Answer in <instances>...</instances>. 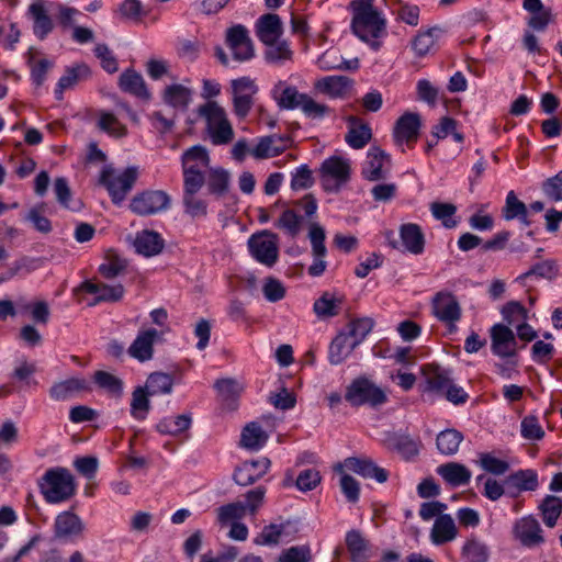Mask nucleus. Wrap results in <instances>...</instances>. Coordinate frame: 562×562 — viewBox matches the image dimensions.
Returning <instances> with one entry per match:
<instances>
[{"label": "nucleus", "instance_id": "f257e3e1", "mask_svg": "<svg viewBox=\"0 0 562 562\" xmlns=\"http://www.w3.org/2000/svg\"><path fill=\"white\" fill-rule=\"evenodd\" d=\"M353 18L351 27L353 33L374 50L381 46L379 38L386 34V21L373 7L372 0H356L352 2Z\"/></svg>", "mask_w": 562, "mask_h": 562}, {"label": "nucleus", "instance_id": "f03ea898", "mask_svg": "<svg viewBox=\"0 0 562 562\" xmlns=\"http://www.w3.org/2000/svg\"><path fill=\"white\" fill-rule=\"evenodd\" d=\"M38 487L49 504L66 502L76 493L72 474L68 469L60 467L48 469L38 481Z\"/></svg>", "mask_w": 562, "mask_h": 562}, {"label": "nucleus", "instance_id": "7ed1b4c3", "mask_svg": "<svg viewBox=\"0 0 562 562\" xmlns=\"http://www.w3.org/2000/svg\"><path fill=\"white\" fill-rule=\"evenodd\" d=\"M206 122V130L214 145L228 144L234 138V131L225 110L215 101H209L198 110Z\"/></svg>", "mask_w": 562, "mask_h": 562}, {"label": "nucleus", "instance_id": "20e7f679", "mask_svg": "<svg viewBox=\"0 0 562 562\" xmlns=\"http://www.w3.org/2000/svg\"><path fill=\"white\" fill-rule=\"evenodd\" d=\"M345 400L353 407H378L387 402L385 391L366 376H359L347 386Z\"/></svg>", "mask_w": 562, "mask_h": 562}, {"label": "nucleus", "instance_id": "39448f33", "mask_svg": "<svg viewBox=\"0 0 562 562\" xmlns=\"http://www.w3.org/2000/svg\"><path fill=\"white\" fill-rule=\"evenodd\" d=\"M137 173L136 167H127L122 171L106 167L100 175V183L106 188L112 202L119 205L133 189L137 180Z\"/></svg>", "mask_w": 562, "mask_h": 562}, {"label": "nucleus", "instance_id": "423d86ee", "mask_svg": "<svg viewBox=\"0 0 562 562\" xmlns=\"http://www.w3.org/2000/svg\"><path fill=\"white\" fill-rule=\"evenodd\" d=\"M210 155L204 146L195 145L187 149L181 157L183 184H204L210 168Z\"/></svg>", "mask_w": 562, "mask_h": 562}, {"label": "nucleus", "instance_id": "0eeeda50", "mask_svg": "<svg viewBox=\"0 0 562 562\" xmlns=\"http://www.w3.org/2000/svg\"><path fill=\"white\" fill-rule=\"evenodd\" d=\"M349 159L331 156L325 159L319 168L323 188L328 192H338L350 179Z\"/></svg>", "mask_w": 562, "mask_h": 562}, {"label": "nucleus", "instance_id": "6e6552de", "mask_svg": "<svg viewBox=\"0 0 562 562\" xmlns=\"http://www.w3.org/2000/svg\"><path fill=\"white\" fill-rule=\"evenodd\" d=\"M170 195L162 190H145L134 195L130 209L139 216H150L167 211L170 207Z\"/></svg>", "mask_w": 562, "mask_h": 562}, {"label": "nucleus", "instance_id": "1a4fd4ad", "mask_svg": "<svg viewBox=\"0 0 562 562\" xmlns=\"http://www.w3.org/2000/svg\"><path fill=\"white\" fill-rule=\"evenodd\" d=\"M398 241L393 231L385 232V239L393 249L405 250L413 255H420L425 248V236L419 225L414 223L403 224L400 227Z\"/></svg>", "mask_w": 562, "mask_h": 562}, {"label": "nucleus", "instance_id": "9d476101", "mask_svg": "<svg viewBox=\"0 0 562 562\" xmlns=\"http://www.w3.org/2000/svg\"><path fill=\"white\" fill-rule=\"evenodd\" d=\"M248 248L251 256L267 267H272L278 260V236L270 231L251 235L248 239Z\"/></svg>", "mask_w": 562, "mask_h": 562}, {"label": "nucleus", "instance_id": "9b49d317", "mask_svg": "<svg viewBox=\"0 0 562 562\" xmlns=\"http://www.w3.org/2000/svg\"><path fill=\"white\" fill-rule=\"evenodd\" d=\"M258 90L255 79L250 77H239L231 81L233 109L239 119H245L249 114Z\"/></svg>", "mask_w": 562, "mask_h": 562}, {"label": "nucleus", "instance_id": "f8f14e48", "mask_svg": "<svg viewBox=\"0 0 562 562\" xmlns=\"http://www.w3.org/2000/svg\"><path fill=\"white\" fill-rule=\"evenodd\" d=\"M348 470L361 475L364 479H374L379 483L387 481L389 473L385 469L378 467L369 458L349 457L344 462L335 465V472H342Z\"/></svg>", "mask_w": 562, "mask_h": 562}, {"label": "nucleus", "instance_id": "ddd939ff", "mask_svg": "<svg viewBox=\"0 0 562 562\" xmlns=\"http://www.w3.org/2000/svg\"><path fill=\"white\" fill-rule=\"evenodd\" d=\"M226 44L232 50L233 57L238 61H246L255 56V49L248 30L237 24L226 32Z\"/></svg>", "mask_w": 562, "mask_h": 562}, {"label": "nucleus", "instance_id": "4468645a", "mask_svg": "<svg viewBox=\"0 0 562 562\" xmlns=\"http://www.w3.org/2000/svg\"><path fill=\"white\" fill-rule=\"evenodd\" d=\"M422 126L420 115L415 112H405L401 115L393 127V139L396 145L412 146L417 142Z\"/></svg>", "mask_w": 562, "mask_h": 562}, {"label": "nucleus", "instance_id": "2eb2a0df", "mask_svg": "<svg viewBox=\"0 0 562 562\" xmlns=\"http://www.w3.org/2000/svg\"><path fill=\"white\" fill-rule=\"evenodd\" d=\"M513 536L515 540L527 548L537 547L544 542L541 526L532 516L517 519L513 526Z\"/></svg>", "mask_w": 562, "mask_h": 562}, {"label": "nucleus", "instance_id": "dca6fc26", "mask_svg": "<svg viewBox=\"0 0 562 562\" xmlns=\"http://www.w3.org/2000/svg\"><path fill=\"white\" fill-rule=\"evenodd\" d=\"M86 526L81 518L70 510L57 515L54 522V532L57 539L76 541L83 537Z\"/></svg>", "mask_w": 562, "mask_h": 562}, {"label": "nucleus", "instance_id": "f3484780", "mask_svg": "<svg viewBox=\"0 0 562 562\" xmlns=\"http://www.w3.org/2000/svg\"><path fill=\"white\" fill-rule=\"evenodd\" d=\"M390 166V156L379 147H371L362 167V176L369 181L384 179Z\"/></svg>", "mask_w": 562, "mask_h": 562}, {"label": "nucleus", "instance_id": "a211bd4d", "mask_svg": "<svg viewBox=\"0 0 562 562\" xmlns=\"http://www.w3.org/2000/svg\"><path fill=\"white\" fill-rule=\"evenodd\" d=\"M492 351L501 358H509L516 353V337L506 325L496 324L491 328Z\"/></svg>", "mask_w": 562, "mask_h": 562}, {"label": "nucleus", "instance_id": "6ab92c4d", "mask_svg": "<svg viewBox=\"0 0 562 562\" xmlns=\"http://www.w3.org/2000/svg\"><path fill=\"white\" fill-rule=\"evenodd\" d=\"M435 316L445 323H456L461 317V307L456 296L450 292H438L432 299Z\"/></svg>", "mask_w": 562, "mask_h": 562}, {"label": "nucleus", "instance_id": "aec40b11", "mask_svg": "<svg viewBox=\"0 0 562 562\" xmlns=\"http://www.w3.org/2000/svg\"><path fill=\"white\" fill-rule=\"evenodd\" d=\"M270 94L281 110H295L299 109L306 93L300 92L296 87L285 80H278Z\"/></svg>", "mask_w": 562, "mask_h": 562}, {"label": "nucleus", "instance_id": "412c9836", "mask_svg": "<svg viewBox=\"0 0 562 562\" xmlns=\"http://www.w3.org/2000/svg\"><path fill=\"white\" fill-rule=\"evenodd\" d=\"M290 145V138L288 136L269 135L260 137L254 148L250 150V155L255 159H268L282 154Z\"/></svg>", "mask_w": 562, "mask_h": 562}, {"label": "nucleus", "instance_id": "4be33fe9", "mask_svg": "<svg viewBox=\"0 0 562 562\" xmlns=\"http://www.w3.org/2000/svg\"><path fill=\"white\" fill-rule=\"evenodd\" d=\"M158 338V331L154 328L140 330L127 349V353L138 360L146 362L154 356V344Z\"/></svg>", "mask_w": 562, "mask_h": 562}, {"label": "nucleus", "instance_id": "5701e85b", "mask_svg": "<svg viewBox=\"0 0 562 562\" xmlns=\"http://www.w3.org/2000/svg\"><path fill=\"white\" fill-rule=\"evenodd\" d=\"M269 467L270 460L267 458L245 461L235 470L234 480L238 485H250L262 477L267 473Z\"/></svg>", "mask_w": 562, "mask_h": 562}, {"label": "nucleus", "instance_id": "b1692460", "mask_svg": "<svg viewBox=\"0 0 562 562\" xmlns=\"http://www.w3.org/2000/svg\"><path fill=\"white\" fill-rule=\"evenodd\" d=\"M133 245L137 254L153 257L162 251L165 239L155 231L143 229L136 234Z\"/></svg>", "mask_w": 562, "mask_h": 562}, {"label": "nucleus", "instance_id": "393cba45", "mask_svg": "<svg viewBox=\"0 0 562 562\" xmlns=\"http://www.w3.org/2000/svg\"><path fill=\"white\" fill-rule=\"evenodd\" d=\"M193 90L182 83H172L167 86L161 93L165 104L176 111L184 112L192 101Z\"/></svg>", "mask_w": 562, "mask_h": 562}, {"label": "nucleus", "instance_id": "a878e982", "mask_svg": "<svg viewBox=\"0 0 562 562\" xmlns=\"http://www.w3.org/2000/svg\"><path fill=\"white\" fill-rule=\"evenodd\" d=\"M80 288L87 293L95 294V299L90 303L91 306L101 302H119L124 295V288L122 284L109 285L105 283L85 281Z\"/></svg>", "mask_w": 562, "mask_h": 562}, {"label": "nucleus", "instance_id": "bb28decb", "mask_svg": "<svg viewBox=\"0 0 562 562\" xmlns=\"http://www.w3.org/2000/svg\"><path fill=\"white\" fill-rule=\"evenodd\" d=\"M257 36L263 44H270L280 40L283 34V25L280 16L273 13L261 15L256 24Z\"/></svg>", "mask_w": 562, "mask_h": 562}, {"label": "nucleus", "instance_id": "cd10ccee", "mask_svg": "<svg viewBox=\"0 0 562 562\" xmlns=\"http://www.w3.org/2000/svg\"><path fill=\"white\" fill-rule=\"evenodd\" d=\"M204 184H183L182 204L184 213L192 218L204 217L207 214L206 202L198 195Z\"/></svg>", "mask_w": 562, "mask_h": 562}, {"label": "nucleus", "instance_id": "c85d7f7f", "mask_svg": "<svg viewBox=\"0 0 562 562\" xmlns=\"http://www.w3.org/2000/svg\"><path fill=\"white\" fill-rule=\"evenodd\" d=\"M504 484L513 495L524 491H535L539 485L538 474L530 469L519 470L508 475Z\"/></svg>", "mask_w": 562, "mask_h": 562}, {"label": "nucleus", "instance_id": "c756f323", "mask_svg": "<svg viewBox=\"0 0 562 562\" xmlns=\"http://www.w3.org/2000/svg\"><path fill=\"white\" fill-rule=\"evenodd\" d=\"M457 535L458 529L456 522L448 514L437 517L430 530L431 542L436 546L454 540Z\"/></svg>", "mask_w": 562, "mask_h": 562}, {"label": "nucleus", "instance_id": "7c9ffc66", "mask_svg": "<svg viewBox=\"0 0 562 562\" xmlns=\"http://www.w3.org/2000/svg\"><path fill=\"white\" fill-rule=\"evenodd\" d=\"M345 541L352 562H369L370 544L359 530H349Z\"/></svg>", "mask_w": 562, "mask_h": 562}, {"label": "nucleus", "instance_id": "2f4dec72", "mask_svg": "<svg viewBox=\"0 0 562 562\" xmlns=\"http://www.w3.org/2000/svg\"><path fill=\"white\" fill-rule=\"evenodd\" d=\"M347 122L349 124V131L345 137L347 144L355 149L363 148L372 137L369 124L357 116H349Z\"/></svg>", "mask_w": 562, "mask_h": 562}, {"label": "nucleus", "instance_id": "473e14b6", "mask_svg": "<svg viewBox=\"0 0 562 562\" xmlns=\"http://www.w3.org/2000/svg\"><path fill=\"white\" fill-rule=\"evenodd\" d=\"M90 390L89 382L82 378H70L55 383L50 390V397L56 401H65L72 397L76 393Z\"/></svg>", "mask_w": 562, "mask_h": 562}, {"label": "nucleus", "instance_id": "72a5a7b5", "mask_svg": "<svg viewBox=\"0 0 562 562\" xmlns=\"http://www.w3.org/2000/svg\"><path fill=\"white\" fill-rule=\"evenodd\" d=\"M357 347L344 331H340L329 345V362L334 366L342 363Z\"/></svg>", "mask_w": 562, "mask_h": 562}, {"label": "nucleus", "instance_id": "f704fd0d", "mask_svg": "<svg viewBox=\"0 0 562 562\" xmlns=\"http://www.w3.org/2000/svg\"><path fill=\"white\" fill-rule=\"evenodd\" d=\"M437 473L450 485H467L471 480V471L463 464L448 462L437 468Z\"/></svg>", "mask_w": 562, "mask_h": 562}, {"label": "nucleus", "instance_id": "c9c22d12", "mask_svg": "<svg viewBox=\"0 0 562 562\" xmlns=\"http://www.w3.org/2000/svg\"><path fill=\"white\" fill-rule=\"evenodd\" d=\"M90 76V69L87 65L80 64L66 69L55 89L57 100L63 99L64 91L77 85L80 80L87 79Z\"/></svg>", "mask_w": 562, "mask_h": 562}, {"label": "nucleus", "instance_id": "e433bc0d", "mask_svg": "<svg viewBox=\"0 0 562 562\" xmlns=\"http://www.w3.org/2000/svg\"><path fill=\"white\" fill-rule=\"evenodd\" d=\"M314 88L330 98H340L350 88V80L345 76H327L318 79Z\"/></svg>", "mask_w": 562, "mask_h": 562}, {"label": "nucleus", "instance_id": "4c0bfd02", "mask_svg": "<svg viewBox=\"0 0 562 562\" xmlns=\"http://www.w3.org/2000/svg\"><path fill=\"white\" fill-rule=\"evenodd\" d=\"M423 373L427 384L425 391L443 394L451 382L449 372L438 366H426L423 368Z\"/></svg>", "mask_w": 562, "mask_h": 562}, {"label": "nucleus", "instance_id": "58836bf2", "mask_svg": "<svg viewBox=\"0 0 562 562\" xmlns=\"http://www.w3.org/2000/svg\"><path fill=\"white\" fill-rule=\"evenodd\" d=\"M29 12L34 22L33 30L35 35L43 40L53 30V22L46 12L43 1L33 2L29 7Z\"/></svg>", "mask_w": 562, "mask_h": 562}, {"label": "nucleus", "instance_id": "ea45409f", "mask_svg": "<svg viewBox=\"0 0 562 562\" xmlns=\"http://www.w3.org/2000/svg\"><path fill=\"white\" fill-rule=\"evenodd\" d=\"M267 440V432L256 422L247 424L241 431L240 445L248 450H259Z\"/></svg>", "mask_w": 562, "mask_h": 562}, {"label": "nucleus", "instance_id": "a19ab883", "mask_svg": "<svg viewBox=\"0 0 562 562\" xmlns=\"http://www.w3.org/2000/svg\"><path fill=\"white\" fill-rule=\"evenodd\" d=\"M119 85L120 88L125 92L134 94L138 98H149V93L146 89L143 77L134 70H125L120 76Z\"/></svg>", "mask_w": 562, "mask_h": 562}, {"label": "nucleus", "instance_id": "79ce46f5", "mask_svg": "<svg viewBox=\"0 0 562 562\" xmlns=\"http://www.w3.org/2000/svg\"><path fill=\"white\" fill-rule=\"evenodd\" d=\"M304 216L297 214L293 209H285L274 226L291 238H295L302 231Z\"/></svg>", "mask_w": 562, "mask_h": 562}, {"label": "nucleus", "instance_id": "37998d69", "mask_svg": "<svg viewBox=\"0 0 562 562\" xmlns=\"http://www.w3.org/2000/svg\"><path fill=\"white\" fill-rule=\"evenodd\" d=\"M229 172L223 168H211L205 175V182L211 194L220 198L229 189Z\"/></svg>", "mask_w": 562, "mask_h": 562}, {"label": "nucleus", "instance_id": "c03bdc74", "mask_svg": "<svg viewBox=\"0 0 562 562\" xmlns=\"http://www.w3.org/2000/svg\"><path fill=\"white\" fill-rule=\"evenodd\" d=\"M265 59L268 64L282 66L286 61L292 60L293 52L286 41L277 40L273 43L265 44Z\"/></svg>", "mask_w": 562, "mask_h": 562}, {"label": "nucleus", "instance_id": "a18cd8bd", "mask_svg": "<svg viewBox=\"0 0 562 562\" xmlns=\"http://www.w3.org/2000/svg\"><path fill=\"white\" fill-rule=\"evenodd\" d=\"M503 216L506 221L518 218L526 226L530 224L528 221V209L526 204L516 196L514 191L507 193L505 206L503 207Z\"/></svg>", "mask_w": 562, "mask_h": 562}, {"label": "nucleus", "instance_id": "49530a36", "mask_svg": "<svg viewBox=\"0 0 562 562\" xmlns=\"http://www.w3.org/2000/svg\"><path fill=\"white\" fill-rule=\"evenodd\" d=\"M317 65L322 70H335V69H357L359 64L358 60H345L338 50L328 49L317 59Z\"/></svg>", "mask_w": 562, "mask_h": 562}, {"label": "nucleus", "instance_id": "de8ad7c7", "mask_svg": "<svg viewBox=\"0 0 562 562\" xmlns=\"http://www.w3.org/2000/svg\"><path fill=\"white\" fill-rule=\"evenodd\" d=\"M463 435L453 428L442 430L438 434L436 445L441 454L453 456L458 452Z\"/></svg>", "mask_w": 562, "mask_h": 562}, {"label": "nucleus", "instance_id": "09e8293b", "mask_svg": "<svg viewBox=\"0 0 562 562\" xmlns=\"http://www.w3.org/2000/svg\"><path fill=\"white\" fill-rule=\"evenodd\" d=\"M144 387L151 396L170 394L173 389V378L164 372H153L148 375Z\"/></svg>", "mask_w": 562, "mask_h": 562}, {"label": "nucleus", "instance_id": "8fccbe9b", "mask_svg": "<svg viewBox=\"0 0 562 562\" xmlns=\"http://www.w3.org/2000/svg\"><path fill=\"white\" fill-rule=\"evenodd\" d=\"M38 53L33 48L27 52V65L31 69L32 81L37 86H42L46 79L48 70L53 67V63L47 58L36 59Z\"/></svg>", "mask_w": 562, "mask_h": 562}, {"label": "nucleus", "instance_id": "3c124183", "mask_svg": "<svg viewBox=\"0 0 562 562\" xmlns=\"http://www.w3.org/2000/svg\"><path fill=\"white\" fill-rule=\"evenodd\" d=\"M149 392L144 386H137L132 393L131 415L137 420H144L150 411Z\"/></svg>", "mask_w": 562, "mask_h": 562}, {"label": "nucleus", "instance_id": "603ef678", "mask_svg": "<svg viewBox=\"0 0 562 562\" xmlns=\"http://www.w3.org/2000/svg\"><path fill=\"white\" fill-rule=\"evenodd\" d=\"M192 423L191 416L188 414L167 417L161 419L156 428L160 434L177 436L190 428Z\"/></svg>", "mask_w": 562, "mask_h": 562}, {"label": "nucleus", "instance_id": "864d4df0", "mask_svg": "<svg viewBox=\"0 0 562 562\" xmlns=\"http://www.w3.org/2000/svg\"><path fill=\"white\" fill-rule=\"evenodd\" d=\"M341 301L334 294L325 292L314 303V313L321 318L336 316L339 313Z\"/></svg>", "mask_w": 562, "mask_h": 562}, {"label": "nucleus", "instance_id": "5fc2aeb1", "mask_svg": "<svg viewBox=\"0 0 562 562\" xmlns=\"http://www.w3.org/2000/svg\"><path fill=\"white\" fill-rule=\"evenodd\" d=\"M539 509L542 514L544 524L552 528L562 513V501L558 496L548 495L542 501Z\"/></svg>", "mask_w": 562, "mask_h": 562}, {"label": "nucleus", "instance_id": "6e6d98bb", "mask_svg": "<svg viewBox=\"0 0 562 562\" xmlns=\"http://www.w3.org/2000/svg\"><path fill=\"white\" fill-rule=\"evenodd\" d=\"M126 267L127 262L125 259L115 252H109L104 261L100 265L99 272L105 279H113L122 274L126 270Z\"/></svg>", "mask_w": 562, "mask_h": 562}, {"label": "nucleus", "instance_id": "4d7b16f0", "mask_svg": "<svg viewBox=\"0 0 562 562\" xmlns=\"http://www.w3.org/2000/svg\"><path fill=\"white\" fill-rule=\"evenodd\" d=\"M299 109L307 119L314 121H321L331 113V110L327 104L317 102L307 93L305 94Z\"/></svg>", "mask_w": 562, "mask_h": 562}, {"label": "nucleus", "instance_id": "13d9d810", "mask_svg": "<svg viewBox=\"0 0 562 562\" xmlns=\"http://www.w3.org/2000/svg\"><path fill=\"white\" fill-rule=\"evenodd\" d=\"M373 327L371 318H358L351 321L342 330L357 346H359Z\"/></svg>", "mask_w": 562, "mask_h": 562}, {"label": "nucleus", "instance_id": "bf43d9fd", "mask_svg": "<svg viewBox=\"0 0 562 562\" xmlns=\"http://www.w3.org/2000/svg\"><path fill=\"white\" fill-rule=\"evenodd\" d=\"M286 525L284 524L267 525L256 536L254 542L258 546H277L280 543Z\"/></svg>", "mask_w": 562, "mask_h": 562}, {"label": "nucleus", "instance_id": "052dcab7", "mask_svg": "<svg viewBox=\"0 0 562 562\" xmlns=\"http://www.w3.org/2000/svg\"><path fill=\"white\" fill-rule=\"evenodd\" d=\"M94 382L111 396L120 398L123 394V381L105 371H97L94 373Z\"/></svg>", "mask_w": 562, "mask_h": 562}, {"label": "nucleus", "instance_id": "680f3d73", "mask_svg": "<svg viewBox=\"0 0 562 562\" xmlns=\"http://www.w3.org/2000/svg\"><path fill=\"white\" fill-rule=\"evenodd\" d=\"M430 211L432 216L442 222V225L447 228H453L457 225V221L453 215L457 212V207L451 203L434 202L430 204Z\"/></svg>", "mask_w": 562, "mask_h": 562}, {"label": "nucleus", "instance_id": "e2e57ef3", "mask_svg": "<svg viewBox=\"0 0 562 562\" xmlns=\"http://www.w3.org/2000/svg\"><path fill=\"white\" fill-rule=\"evenodd\" d=\"M98 127L109 135L117 138L125 136L127 133L126 127L121 124L112 113L109 112L100 113Z\"/></svg>", "mask_w": 562, "mask_h": 562}, {"label": "nucleus", "instance_id": "0e129e2a", "mask_svg": "<svg viewBox=\"0 0 562 562\" xmlns=\"http://www.w3.org/2000/svg\"><path fill=\"white\" fill-rule=\"evenodd\" d=\"M479 464L483 470L494 475H503L509 469V463L507 461L498 459L488 452L480 453Z\"/></svg>", "mask_w": 562, "mask_h": 562}, {"label": "nucleus", "instance_id": "69168bd1", "mask_svg": "<svg viewBox=\"0 0 562 562\" xmlns=\"http://www.w3.org/2000/svg\"><path fill=\"white\" fill-rule=\"evenodd\" d=\"M223 401L235 400L243 391V385L234 379H221L214 384Z\"/></svg>", "mask_w": 562, "mask_h": 562}, {"label": "nucleus", "instance_id": "338daca9", "mask_svg": "<svg viewBox=\"0 0 562 562\" xmlns=\"http://www.w3.org/2000/svg\"><path fill=\"white\" fill-rule=\"evenodd\" d=\"M340 475L339 485L341 492L350 503H356L360 496V485L359 482L349 475L346 470L342 472H337Z\"/></svg>", "mask_w": 562, "mask_h": 562}, {"label": "nucleus", "instance_id": "774afa93", "mask_svg": "<svg viewBox=\"0 0 562 562\" xmlns=\"http://www.w3.org/2000/svg\"><path fill=\"white\" fill-rule=\"evenodd\" d=\"M312 559L308 546H294L285 549L278 558V562H310Z\"/></svg>", "mask_w": 562, "mask_h": 562}]
</instances>
